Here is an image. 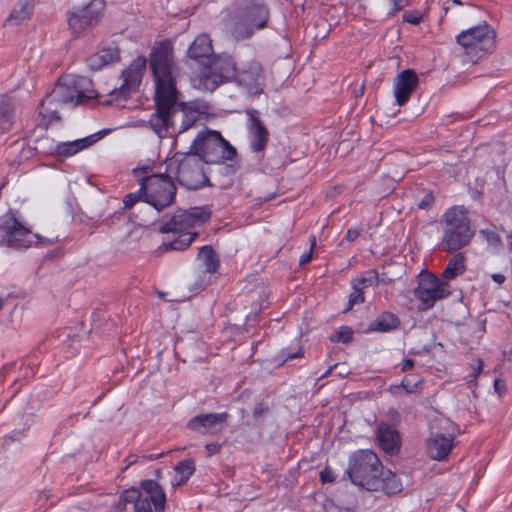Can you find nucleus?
Wrapping results in <instances>:
<instances>
[{
	"label": "nucleus",
	"instance_id": "1",
	"mask_svg": "<svg viewBox=\"0 0 512 512\" xmlns=\"http://www.w3.org/2000/svg\"><path fill=\"white\" fill-rule=\"evenodd\" d=\"M180 91H176L164 105L155 103V111L148 120L149 127L159 136L165 138L180 134L192 128L202 115H208L209 105L197 101L181 100Z\"/></svg>",
	"mask_w": 512,
	"mask_h": 512
},
{
	"label": "nucleus",
	"instance_id": "2",
	"mask_svg": "<svg viewBox=\"0 0 512 512\" xmlns=\"http://www.w3.org/2000/svg\"><path fill=\"white\" fill-rule=\"evenodd\" d=\"M92 99L103 100L102 96L92 88V81L87 77H60L52 91L46 94L40 102L39 115L45 118L50 115L51 120L59 119L58 112L55 109L46 107L54 103L67 104L74 102V105H83Z\"/></svg>",
	"mask_w": 512,
	"mask_h": 512
},
{
	"label": "nucleus",
	"instance_id": "3",
	"mask_svg": "<svg viewBox=\"0 0 512 512\" xmlns=\"http://www.w3.org/2000/svg\"><path fill=\"white\" fill-rule=\"evenodd\" d=\"M149 68L155 83L154 103L162 106L178 91L174 76L173 45L169 39L155 42L149 54Z\"/></svg>",
	"mask_w": 512,
	"mask_h": 512
},
{
	"label": "nucleus",
	"instance_id": "4",
	"mask_svg": "<svg viewBox=\"0 0 512 512\" xmlns=\"http://www.w3.org/2000/svg\"><path fill=\"white\" fill-rule=\"evenodd\" d=\"M269 20L270 8L264 0H242L229 14L227 25L231 36L242 41L268 27Z\"/></svg>",
	"mask_w": 512,
	"mask_h": 512
},
{
	"label": "nucleus",
	"instance_id": "5",
	"mask_svg": "<svg viewBox=\"0 0 512 512\" xmlns=\"http://www.w3.org/2000/svg\"><path fill=\"white\" fill-rule=\"evenodd\" d=\"M439 223L442 229L441 245L445 252H458L468 246L475 236V229L463 206L448 208Z\"/></svg>",
	"mask_w": 512,
	"mask_h": 512
},
{
	"label": "nucleus",
	"instance_id": "6",
	"mask_svg": "<svg viewBox=\"0 0 512 512\" xmlns=\"http://www.w3.org/2000/svg\"><path fill=\"white\" fill-rule=\"evenodd\" d=\"M167 172L179 185L187 190H198L211 187L212 184L204 172V163L191 151L176 152L166 161Z\"/></svg>",
	"mask_w": 512,
	"mask_h": 512
},
{
	"label": "nucleus",
	"instance_id": "7",
	"mask_svg": "<svg viewBox=\"0 0 512 512\" xmlns=\"http://www.w3.org/2000/svg\"><path fill=\"white\" fill-rule=\"evenodd\" d=\"M383 473V465L372 450L360 449L349 456L345 474L350 481L367 491H376L378 476Z\"/></svg>",
	"mask_w": 512,
	"mask_h": 512
},
{
	"label": "nucleus",
	"instance_id": "8",
	"mask_svg": "<svg viewBox=\"0 0 512 512\" xmlns=\"http://www.w3.org/2000/svg\"><path fill=\"white\" fill-rule=\"evenodd\" d=\"M190 151L203 163L217 164L224 161H234L237 150L221 133L216 130L206 129L198 133L193 140Z\"/></svg>",
	"mask_w": 512,
	"mask_h": 512
},
{
	"label": "nucleus",
	"instance_id": "9",
	"mask_svg": "<svg viewBox=\"0 0 512 512\" xmlns=\"http://www.w3.org/2000/svg\"><path fill=\"white\" fill-rule=\"evenodd\" d=\"M18 211L9 209L0 216V246L22 251L32 246L34 239L37 244H52L53 240L33 234L17 217Z\"/></svg>",
	"mask_w": 512,
	"mask_h": 512
},
{
	"label": "nucleus",
	"instance_id": "10",
	"mask_svg": "<svg viewBox=\"0 0 512 512\" xmlns=\"http://www.w3.org/2000/svg\"><path fill=\"white\" fill-rule=\"evenodd\" d=\"M140 170L146 174L141 178L142 185L145 187L144 203L158 212L174 204L177 187L170 173L166 170L164 173L148 175L150 167L146 166L134 169V174L137 175Z\"/></svg>",
	"mask_w": 512,
	"mask_h": 512
},
{
	"label": "nucleus",
	"instance_id": "11",
	"mask_svg": "<svg viewBox=\"0 0 512 512\" xmlns=\"http://www.w3.org/2000/svg\"><path fill=\"white\" fill-rule=\"evenodd\" d=\"M147 66V58L138 56L132 63L121 73L123 83L120 87H115L110 91L103 100H99V104L103 106H123L122 102L126 101L132 91L136 90L144 74Z\"/></svg>",
	"mask_w": 512,
	"mask_h": 512
},
{
	"label": "nucleus",
	"instance_id": "12",
	"mask_svg": "<svg viewBox=\"0 0 512 512\" xmlns=\"http://www.w3.org/2000/svg\"><path fill=\"white\" fill-rule=\"evenodd\" d=\"M237 66L233 57L227 53L214 54L202 68L201 80L207 90L213 91L222 83L234 80Z\"/></svg>",
	"mask_w": 512,
	"mask_h": 512
},
{
	"label": "nucleus",
	"instance_id": "13",
	"mask_svg": "<svg viewBox=\"0 0 512 512\" xmlns=\"http://www.w3.org/2000/svg\"><path fill=\"white\" fill-rule=\"evenodd\" d=\"M104 8L103 0H91L82 7H73L67 13L71 33L75 37H79L94 29L102 18Z\"/></svg>",
	"mask_w": 512,
	"mask_h": 512
},
{
	"label": "nucleus",
	"instance_id": "14",
	"mask_svg": "<svg viewBox=\"0 0 512 512\" xmlns=\"http://www.w3.org/2000/svg\"><path fill=\"white\" fill-rule=\"evenodd\" d=\"M451 294L449 285L435 274L422 271L418 275V285L414 289V296L421 303V310L434 307L438 300L447 298Z\"/></svg>",
	"mask_w": 512,
	"mask_h": 512
},
{
	"label": "nucleus",
	"instance_id": "15",
	"mask_svg": "<svg viewBox=\"0 0 512 512\" xmlns=\"http://www.w3.org/2000/svg\"><path fill=\"white\" fill-rule=\"evenodd\" d=\"M496 33L492 27L483 22L480 25L462 31L456 37V41L461 45L466 54L478 56L479 53H487L495 46Z\"/></svg>",
	"mask_w": 512,
	"mask_h": 512
},
{
	"label": "nucleus",
	"instance_id": "16",
	"mask_svg": "<svg viewBox=\"0 0 512 512\" xmlns=\"http://www.w3.org/2000/svg\"><path fill=\"white\" fill-rule=\"evenodd\" d=\"M211 217V211L207 207H191L187 210H179L168 222L160 226L161 233L191 232L190 229L204 224Z\"/></svg>",
	"mask_w": 512,
	"mask_h": 512
},
{
	"label": "nucleus",
	"instance_id": "17",
	"mask_svg": "<svg viewBox=\"0 0 512 512\" xmlns=\"http://www.w3.org/2000/svg\"><path fill=\"white\" fill-rule=\"evenodd\" d=\"M230 415L227 412L201 413L186 423V428L200 435H213L223 430Z\"/></svg>",
	"mask_w": 512,
	"mask_h": 512
},
{
	"label": "nucleus",
	"instance_id": "18",
	"mask_svg": "<svg viewBox=\"0 0 512 512\" xmlns=\"http://www.w3.org/2000/svg\"><path fill=\"white\" fill-rule=\"evenodd\" d=\"M234 80L249 94L259 95L265 86V75L259 63H251L248 68L238 71Z\"/></svg>",
	"mask_w": 512,
	"mask_h": 512
},
{
	"label": "nucleus",
	"instance_id": "19",
	"mask_svg": "<svg viewBox=\"0 0 512 512\" xmlns=\"http://www.w3.org/2000/svg\"><path fill=\"white\" fill-rule=\"evenodd\" d=\"M419 83L417 73L412 69L400 72L394 80V96L399 106L405 105Z\"/></svg>",
	"mask_w": 512,
	"mask_h": 512
},
{
	"label": "nucleus",
	"instance_id": "20",
	"mask_svg": "<svg viewBox=\"0 0 512 512\" xmlns=\"http://www.w3.org/2000/svg\"><path fill=\"white\" fill-rule=\"evenodd\" d=\"M454 446L453 434L445 435L440 431L432 429L430 437L426 441L427 454L431 459L444 460L448 457Z\"/></svg>",
	"mask_w": 512,
	"mask_h": 512
},
{
	"label": "nucleus",
	"instance_id": "21",
	"mask_svg": "<svg viewBox=\"0 0 512 512\" xmlns=\"http://www.w3.org/2000/svg\"><path fill=\"white\" fill-rule=\"evenodd\" d=\"M120 60V48L116 42H111L87 57L86 63L90 70L99 71L105 66L120 62Z\"/></svg>",
	"mask_w": 512,
	"mask_h": 512
},
{
	"label": "nucleus",
	"instance_id": "22",
	"mask_svg": "<svg viewBox=\"0 0 512 512\" xmlns=\"http://www.w3.org/2000/svg\"><path fill=\"white\" fill-rule=\"evenodd\" d=\"M378 446L390 456L397 455L401 449V437L397 429L381 422L376 431Z\"/></svg>",
	"mask_w": 512,
	"mask_h": 512
},
{
	"label": "nucleus",
	"instance_id": "23",
	"mask_svg": "<svg viewBox=\"0 0 512 512\" xmlns=\"http://www.w3.org/2000/svg\"><path fill=\"white\" fill-rule=\"evenodd\" d=\"M256 113V111L248 112L250 148L253 152H262L268 144L269 131Z\"/></svg>",
	"mask_w": 512,
	"mask_h": 512
},
{
	"label": "nucleus",
	"instance_id": "24",
	"mask_svg": "<svg viewBox=\"0 0 512 512\" xmlns=\"http://www.w3.org/2000/svg\"><path fill=\"white\" fill-rule=\"evenodd\" d=\"M214 54L212 40L205 33L198 35L187 50V58L201 64L203 67L207 65Z\"/></svg>",
	"mask_w": 512,
	"mask_h": 512
},
{
	"label": "nucleus",
	"instance_id": "25",
	"mask_svg": "<svg viewBox=\"0 0 512 512\" xmlns=\"http://www.w3.org/2000/svg\"><path fill=\"white\" fill-rule=\"evenodd\" d=\"M106 134L105 130L99 131L82 139L58 143L56 147V155L62 157H70L79 151L90 147L99 141Z\"/></svg>",
	"mask_w": 512,
	"mask_h": 512
},
{
	"label": "nucleus",
	"instance_id": "26",
	"mask_svg": "<svg viewBox=\"0 0 512 512\" xmlns=\"http://www.w3.org/2000/svg\"><path fill=\"white\" fill-rule=\"evenodd\" d=\"M140 488L149 496L148 499L154 505L156 512H164L166 494L161 485L153 479L141 481Z\"/></svg>",
	"mask_w": 512,
	"mask_h": 512
},
{
	"label": "nucleus",
	"instance_id": "27",
	"mask_svg": "<svg viewBox=\"0 0 512 512\" xmlns=\"http://www.w3.org/2000/svg\"><path fill=\"white\" fill-rule=\"evenodd\" d=\"M400 323V319L396 314L385 311L369 323L367 332H390L397 329Z\"/></svg>",
	"mask_w": 512,
	"mask_h": 512
},
{
	"label": "nucleus",
	"instance_id": "28",
	"mask_svg": "<svg viewBox=\"0 0 512 512\" xmlns=\"http://www.w3.org/2000/svg\"><path fill=\"white\" fill-rule=\"evenodd\" d=\"M15 100L3 95L0 99V130L7 133L11 130L15 116Z\"/></svg>",
	"mask_w": 512,
	"mask_h": 512
},
{
	"label": "nucleus",
	"instance_id": "29",
	"mask_svg": "<svg viewBox=\"0 0 512 512\" xmlns=\"http://www.w3.org/2000/svg\"><path fill=\"white\" fill-rule=\"evenodd\" d=\"M173 233L178 234V236L170 241L162 243V245L158 248L160 252H167L172 250L183 251L187 249L199 235L198 232Z\"/></svg>",
	"mask_w": 512,
	"mask_h": 512
},
{
	"label": "nucleus",
	"instance_id": "30",
	"mask_svg": "<svg viewBox=\"0 0 512 512\" xmlns=\"http://www.w3.org/2000/svg\"><path fill=\"white\" fill-rule=\"evenodd\" d=\"M33 7V0H18L6 22L12 26L21 24L30 18Z\"/></svg>",
	"mask_w": 512,
	"mask_h": 512
},
{
	"label": "nucleus",
	"instance_id": "31",
	"mask_svg": "<svg viewBox=\"0 0 512 512\" xmlns=\"http://www.w3.org/2000/svg\"><path fill=\"white\" fill-rule=\"evenodd\" d=\"M379 486L376 491H383L386 495H394L402 491V483L399 477L390 470H383L378 476Z\"/></svg>",
	"mask_w": 512,
	"mask_h": 512
},
{
	"label": "nucleus",
	"instance_id": "32",
	"mask_svg": "<svg viewBox=\"0 0 512 512\" xmlns=\"http://www.w3.org/2000/svg\"><path fill=\"white\" fill-rule=\"evenodd\" d=\"M465 271V257L463 253L454 254L448 261L441 274V279L445 282L454 279Z\"/></svg>",
	"mask_w": 512,
	"mask_h": 512
},
{
	"label": "nucleus",
	"instance_id": "33",
	"mask_svg": "<svg viewBox=\"0 0 512 512\" xmlns=\"http://www.w3.org/2000/svg\"><path fill=\"white\" fill-rule=\"evenodd\" d=\"M174 470L176 476L175 479L172 480V485H183L189 480V478L195 472V462L191 458L184 459L176 464Z\"/></svg>",
	"mask_w": 512,
	"mask_h": 512
},
{
	"label": "nucleus",
	"instance_id": "34",
	"mask_svg": "<svg viewBox=\"0 0 512 512\" xmlns=\"http://www.w3.org/2000/svg\"><path fill=\"white\" fill-rule=\"evenodd\" d=\"M198 259L205 266L206 273H215L219 268V258L211 245H205L199 249Z\"/></svg>",
	"mask_w": 512,
	"mask_h": 512
},
{
	"label": "nucleus",
	"instance_id": "35",
	"mask_svg": "<svg viewBox=\"0 0 512 512\" xmlns=\"http://www.w3.org/2000/svg\"><path fill=\"white\" fill-rule=\"evenodd\" d=\"M140 496V490L130 488L121 493L118 502L115 504V512H127L130 508L132 511L133 502Z\"/></svg>",
	"mask_w": 512,
	"mask_h": 512
},
{
	"label": "nucleus",
	"instance_id": "36",
	"mask_svg": "<svg viewBox=\"0 0 512 512\" xmlns=\"http://www.w3.org/2000/svg\"><path fill=\"white\" fill-rule=\"evenodd\" d=\"M35 146L33 147V150L43 156H51L56 154V147L57 144L55 143L54 139L50 138L48 135L40 136L35 141Z\"/></svg>",
	"mask_w": 512,
	"mask_h": 512
},
{
	"label": "nucleus",
	"instance_id": "37",
	"mask_svg": "<svg viewBox=\"0 0 512 512\" xmlns=\"http://www.w3.org/2000/svg\"><path fill=\"white\" fill-rule=\"evenodd\" d=\"M352 281L362 289L376 286L379 282L378 273L376 270L370 269L363 272L361 276L353 279Z\"/></svg>",
	"mask_w": 512,
	"mask_h": 512
},
{
	"label": "nucleus",
	"instance_id": "38",
	"mask_svg": "<svg viewBox=\"0 0 512 512\" xmlns=\"http://www.w3.org/2000/svg\"><path fill=\"white\" fill-rule=\"evenodd\" d=\"M353 339V330L349 326H340L330 337L332 343H350Z\"/></svg>",
	"mask_w": 512,
	"mask_h": 512
},
{
	"label": "nucleus",
	"instance_id": "39",
	"mask_svg": "<svg viewBox=\"0 0 512 512\" xmlns=\"http://www.w3.org/2000/svg\"><path fill=\"white\" fill-rule=\"evenodd\" d=\"M351 286H352L353 291L349 295L347 307L343 311L344 313L351 310L354 305L364 303V301H365L364 289H362L358 285H355V283L353 281H351Z\"/></svg>",
	"mask_w": 512,
	"mask_h": 512
},
{
	"label": "nucleus",
	"instance_id": "40",
	"mask_svg": "<svg viewBox=\"0 0 512 512\" xmlns=\"http://www.w3.org/2000/svg\"><path fill=\"white\" fill-rule=\"evenodd\" d=\"M140 188L134 193L127 194L123 199L124 209L132 208L139 201L144 202L145 187L142 185L141 179L139 180Z\"/></svg>",
	"mask_w": 512,
	"mask_h": 512
},
{
	"label": "nucleus",
	"instance_id": "41",
	"mask_svg": "<svg viewBox=\"0 0 512 512\" xmlns=\"http://www.w3.org/2000/svg\"><path fill=\"white\" fill-rule=\"evenodd\" d=\"M479 234L487 241L490 246L494 248H500L502 246L501 237L496 231L490 229H481Z\"/></svg>",
	"mask_w": 512,
	"mask_h": 512
},
{
	"label": "nucleus",
	"instance_id": "42",
	"mask_svg": "<svg viewBox=\"0 0 512 512\" xmlns=\"http://www.w3.org/2000/svg\"><path fill=\"white\" fill-rule=\"evenodd\" d=\"M131 512H152L151 502L148 497L142 498L141 495L133 502Z\"/></svg>",
	"mask_w": 512,
	"mask_h": 512
},
{
	"label": "nucleus",
	"instance_id": "43",
	"mask_svg": "<svg viewBox=\"0 0 512 512\" xmlns=\"http://www.w3.org/2000/svg\"><path fill=\"white\" fill-rule=\"evenodd\" d=\"M404 22L418 25L422 21V14L419 11H405L402 15Z\"/></svg>",
	"mask_w": 512,
	"mask_h": 512
},
{
	"label": "nucleus",
	"instance_id": "44",
	"mask_svg": "<svg viewBox=\"0 0 512 512\" xmlns=\"http://www.w3.org/2000/svg\"><path fill=\"white\" fill-rule=\"evenodd\" d=\"M270 407L265 402H259L256 404V406L253 409L252 416L255 420H258L265 414L269 413Z\"/></svg>",
	"mask_w": 512,
	"mask_h": 512
},
{
	"label": "nucleus",
	"instance_id": "45",
	"mask_svg": "<svg viewBox=\"0 0 512 512\" xmlns=\"http://www.w3.org/2000/svg\"><path fill=\"white\" fill-rule=\"evenodd\" d=\"M335 474L333 470L326 466L321 472H320V481L324 483H333L335 481Z\"/></svg>",
	"mask_w": 512,
	"mask_h": 512
},
{
	"label": "nucleus",
	"instance_id": "46",
	"mask_svg": "<svg viewBox=\"0 0 512 512\" xmlns=\"http://www.w3.org/2000/svg\"><path fill=\"white\" fill-rule=\"evenodd\" d=\"M393 8L388 13L389 16H394L397 12L401 11L404 7L409 5L410 0H391Z\"/></svg>",
	"mask_w": 512,
	"mask_h": 512
},
{
	"label": "nucleus",
	"instance_id": "47",
	"mask_svg": "<svg viewBox=\"0 0 512 512\" xmlns=\"http://www.w3.org/2000/svg\"><path fill=\"white\" fill-rule=\"evenodd\" d=\"M281 356L283 357V362L302 357L303 356V350L300 347L296 352H289L288 349H283L281 351Z\"/></svg>",
	"mask_w": 512,
	"mask_h": 512
},
{
	"label": "nucleus",
	"instance_id": "48",
	"mask_svg": "<svg viewBox=\"0 0 512 512\" xmlns=\"http://www.w3.org/2000/svg\"><path fill=\"white\" fill-rule=\"evenodd\" d=\"M434 195L432 192H429L427 194L424 195V197L421 199V201L419 202L418 204V207L420 209H428L432 206V204L434 203Z\"/></svg>",
	"mask_w": 512,
	"mask_h": 512
},
{
	"label": "nucleus",
	"instance_id": "49",
	"mask_svg": "<svg viewBox=\"0 0 512 512\" xmlns=\"http://www.w3.org/2000/svg\"><path fill=\"white\" fill-rule=\"evenodd\" d=\"M222 449V444L220 443H207L205 445V450L207 451V456H212L218 454Z\"/></svg>",
	"mask_w": 512,
	"mask_h": 512
},
{
	"label": "nucleus",
	"instance_id": "50",
	"mask_svg": "<svg viewBox=\"0 0 512 512\" xmlns=\"http://www.w3.org/2000/svg\"><path fill=\"white\" fill-rule=\"evenodd\" d=\"M401 385H404V387L402 388L403 392L405 394H410V393H414L416 392L417 390V384H413V385H410L409 381H408V377H404L400 383Z\"/></svg>",
	"mask_w": 512,
	"mask_h": 512
},
{
	"label": "nucleus",
	"instance_id": "51",
	"mask_svg": "<svg viewBox=\"0 0 512 512\" xmlns=\"http://www.w3.org/2000/svg\"><path fill=\"white\" fill-rule=\"evenodd\" d=\"M314 245H315V239H313V242H312V244H311L310 251H309V252H307V253H304V254L300 257V259H299V265H300V266H303V265H305V264H307V263H309V262L311 261V259H312V250H313Z\"/></svg>",
	"mask_w": 512,
	"mask_h": 512
},
{
	"label": "nucleus",
	"instance_id": "52",
	"mask_svg": "<svg viewBox=\"0 0 512 512\" xmlns=\"http://www.w3.org/2000/svg\"><path fill=\"white\" fill-rule=\"evenodd\" d=\"M360 235V230L358 229H348L346 235H345V240H347L348 242H353L354 240L357 239V237Z\"/></svg>",
	"mask_w": 512,
	"mask_h": 512
},
{
	"label": "nucleus",
	"instance_id": "53",
	"mask_svg": "<svg viewBox=\"0 0 512 512\" xmlns=\"http://www.w3.org/2000/svg\"><path fill=\"white\" fill-rule=\"evenodd\" d=\"M403 387H404V385H401V384H392L389 386V391L391 394H393L395 396L405 394L402 390Z\"/></svg>",
	"mask_w": 512,
	"mask_h": 512
},
{
	"label": "nucleus",
	"instance_id": "54",
	"mask_svg": "<svg viewBox=\"0 0 512 512\" xmlns=\"http://www.w3.org/2000/svg\"><path fill=\"white\" fill-rule=\"evenodd\" d=\"M415 361L413 359H405L402 363L401 370L403 372L410 371L414 368Z\"/></svg>",
	"mask_w": 512,
	"mask_h": 512
},
{
	"label": "nucleus",
	"instance_id": "55",
	"mask_svg": "<svg viewBox=\"0 0 512 512\" xmlns=\"http://www.w3.org/2000/svg\"><path fill=\"white\" fill-rule=\"evenodd\" d=\"M163 455H164V452H161V453H158V454L142 455L140 458L143 459V460L152 461V460H156V459L160 458Z\"/></svg>",
	"mask_w": 512,
	"mask_h": 512
},
{
	"label": "nucleus",
	"instance_id": "56",
	"mask_svg": "<svg viewBox=\"0 0 512 512\" xmlns=\"http://www.w3.org/2000/svg\"><path fill=\"white\" fill-rule=\"evenodd\" d=\"M494 388L498 392L499 395H502L505 392V387L501 384V381L496 379L494 381Z\"/></svg>",
	"mask_w": 512,
	"mask_h": 512
},
{
	"label": "nucleus",
	"instance_id": "57",
	"mask_svg": "<svg viewBox=\"0 0 512 512\" xmlns=\"http://www.w3.org/2000/svg\"><path fill=\"white\" fill-rule=\"evenodd\" d=\"M492 279H493V281H494V282H496L497 284H502V283H504V281H505V279H506V278H505V276H504L503 274H498V273H496V274H493V275H492Z\"/></svg>",
	"mask_w": 512,
	"mask_h": 512
},
{
	"label": "nucleus",
	"instance_id": "58",
	"mask_svg": "<svg viewBox=\"0 0 512 512\" xmlns=\"http://www.w3.org/2000/svg\"><path fill=\"white\" fill-rule=\"evenodd\" d=\"M23 436V433L21 431L13 432L12 435L8 436L11 440H18L20 437Z\"/></svg>",
	"mask_w": 512,
	"mask_h": 512
},
{
	"label": "nucleus",
	"instance_id": "59",
	"mask_svg": "<svg viewBox=\"0 0 512 512\" xmlns=\"http://www.w3.org/2000/svg\"><path fill=\"white\" fill-rule=\"evenodd\" d=\"M154 475H155L156 481L158 479L162 478V470L161 469H156L155 472H154Z\"/></svg>",
	"mask_w": 512,
	"mask_h": 512
},
{
	"label": "nucleus",
	"instance_id": "60",
	"mask_svg": "<svg viewBox=\"0 0 512 512\" xmlns=\"http://www.w3.org/2000/svg\"><path fill=\"white\" fill-rule=\"evenodd\" d=\"M122 214H123L122 211H117V212H115L114 216L119 218Z\"/></svg>",
	"mask_w": 512,
	"mask_h": 512
},
{
	"label": "nucleus",
	"instance_id": "61",
	"mask_svg": "<svg viewBox=\"0 0 512 512\" xmlns=\"http://www.w3.org/2000/svg\"><path fill=\"white\" fill-rule=\"evenodd\" d=\"M451 2H452L453 4H459V5H461V4H462V2H461L460 0H451Z\"/></svg>",
	"mask_w": 512,
	"mask_h": 512
},
{
	"label": "nucleus",
	"instance_id": "62",
	"mask_svg": "<svg viewBox=\"0 0 512 512\" xmlns=\"http://www.w3.org/2000/svg\"><path fill=\"white\" fill-rule=\"evenodd\" d=\"M510 239H511V241H510V250L512 251V232H511V235H510Z\"/></svg>",
	"mask_w": 512,
	"mask_h": 512
},
{
	"label": "nucleus",
	"instance_id": "63",
	"mask_svg": "<svg viewBox=\"0 0 512 512\" xmlns=\"http://www.w3.org/2000/svg\"><path fill=\"white\" fill-rule=\"evenodd\" d=\"M332 371V368H329L326 373H324V376H327V374H329L330 372Z\"/></svg>",
	"mask_w": 512,
	"mask_h": 512
},
{
	"label": "nucleus",
	"instance_id": "64",
	"mask_svg": "<svg viewBox=\"0 0 512 512\" xmlns=\"http://www.w3.org/2000/svg\"><path fill=\"white\" fill-rule=\"evenodd\" d=\"M332 371V368H329L326 373H324V376H327V374H329L330 372Z\"/></svg>",
	"mask_w": 512,
	"mask_h": 512
}]
</instances>
